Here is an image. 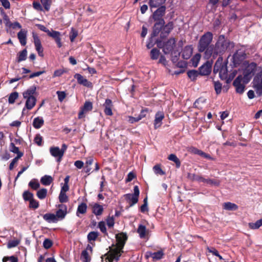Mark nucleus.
<instances>
[{"label":"nucleus","mask_w":262,"mask_h":262,"mask_svg":"<svg viewBox=\"0 0 262 262\" xmlns=\"http://www.w3.org/2000/svg\"><path fill=\"white\" fill-rule=\"evenodd\" d=\"M116 247L110 251V253L107 257L109 262H113L114 260L117 261L119 259L127 237L126 234L120 233L116 234Z\"/></svg>","instance_id":"1"},{"label":"nucleus","mask_w":262,"mask_h":262,"mask_svg":"<svg viewBox=\"0 0 262 262\" xmlns=\"http://www.w3.org/2000/svg\"><path fill=\"white\" fill-rule=\"evenodd\" d=\"M212 38V33L208 32L201 37L199 42V51L201 52L205 51V57L207 59L209 58L213 54V47L209 46Z\"/></svg>","instance_id":"2"},{"label":"nucleus","mask_w":262,"mask_h":262,"mask_svg":"<svg viewBox=\"0 0 262 262\" xmlns=\"http://www.w3.org/2000/svg\"><path fill=\"white\" fill-rule=\"evenodd\" d=\"M35 91L36 87L32 86L23 93V97L25 99H26V101L25 106L22 111L23 114H25L27 110H31L35 105L36 99L33 96Z\"/></svg>","instance_id":"3"},{"label":"nucleus","mask_w":262,"mask_h":262,"mask_svg":"<svg viewBox=\"0 0 262 262\" xmlns=\"http://www.w3.org/2000/svg\"><path fill=\"white\" fill-rule=\"evenodd\" d=\"M231 43L225 39L224 35H220L214 46V55L223 54L227 50Z\"/></svg>","instance_id":"4"},{"label":"nucleus","mask_w":262,"mask_h":262,"mask_svg":"<svg viewBox=\"0 0 262 262\" xmlns=\"http://www.w3.org/2000/svg\"><path fill=\"white\" fill-rule=\"evenodd\" d=\"M157 45L159 48L163 49V52L165 54H168L172 52L176 46V40L174 38H170L163 43L161 41H157Z\"/></svg>","instance_id":"5"},{"label":"nucleus","mask_w":262,"mask_h":262,"mask_svg":"<svg viewBox=\"0 0 262 262\" xmlns=\"http://www.w3.org/2000/svg\"><path fill=\"white\" fill-rule=\"evenodd\" d=\"M139 194V187L138 186H135L134 187V193H127L125 195V199L129 202V207H132L138 202Z\"/></svg>","instance_id":"6"},{"label":"nucleus","mask_w":262,"mask_h":262,"mask_svg":"<svg viewBox=\"0 0 262 262\" xmlns=\"http://www.w3.org/2000/svg\"><path fill=\"white\" fill-rule=\"evenodd\" d=\"M166 7L165 6H161L153 13L152 18L156 23H159L161 24H165V21L162 18L165 14Z\"/></svg>","instance_id":"7"},{"label":"nucleus","mask_w":262,"mask_h":262,"mask_svg":"<svg viewBox=\"0 0 262 262\" xmlns=\"http://www.w3.org/2000/svg\"><path fill=\"white\" fill-rule=\"evenodd\" d=\"M253 87L256 93L260 96L262 94V70L255 76L253 80Z\"/></svg>","instance_id":"8"},{"label":"nucleus","mask_w":262,"mask_h":262,"mask_svg":"<svg viewBox=\"0 0 262 262\" xmlns=\"http://www.w3.org/2000/svg\"><path fill=\"white\" fill-rule=\"evenodd\" d=\"M57 210L56 211L55 215L57 216V220L59 221L63 220L68 213L67 206L63 204H59L57 206Z\"/></svg>","instance_id":"9"},{"label":"nucleus","mask_w":262,"mask_h":262,"mask_svg":"<svg viewBox=\"0 0 262 262\" xmlns=\"http://www.w3.org/2000/svg\"><path fill=\"white\" fill-rule=\"evenodd\" d=\"M243 76L242 75L238 76L234 80L233 85L235 88L236 92L239 94H243L245 91V84L242 83Z\"/></svg>","instance_id":"10"},{"label":"nucleus","mask_w":262,"mask_h":262,"mask_svg":"<svg viewBox=\"0 0 262 262\" xmlns=\"http://www.w3.org/2000/svg\"><path fill=\"white\" fill-rule=\"evenodd\" d=\"M187 178L192 181H197L199 182H203L208 184L212 185L213 181L210 179H207L202 178V177L196 175L193 173H188Z\"/></svg>","instance_id":"11"},{"label":"nucleus","mask_w":262,"mask_h":262,"mask_svg":"<svg viewBox=\"0 0 262 262\" xmlns=\"http://www.w3.org/2000/svg\"><path fill=\"white\" fill-rule=\"evenodd\" d=\"M49 150L51 156L56 159V161L60 162L64 155L60 148L57 146H52Z\"/></svg>","instance_id":"12"},{"label":"nucleus","mask_w":262,"mask_h":262,"mask_svg":"<svg viewBox=\"0 0 262 262\" xmlns=\"http://www.w3.org/2000/svg\"><path fill=\"white\" fill-rule=\"evenodd\" d=\"M93 108V103L91 101H85L78 113V118L81 119L85 117V114L91 111Z\"/></svg>","instance_id":"13"},{"label":"nucleus","mask_w":262,"mask_h":262,"mask_svg":"<svg viewBox=\"0 0 262 262\" xmlns=\"http://www.w3.org/2000/svg\"><path fill=\"white\" fill-rule=\"evenodd\" d=\"M227 62H224V63L219 66L218 68H216L215 71L219 72V76L221 79H226L228 77V70L227 67ZM216 73V71L215 72Z\"/></svg>","instance_id":"14"},{"label":"nucleus","mask_w":262,"mask_h":262,"mask_svg":"<svg viewBox=\"0 0 262 262\" xmlns=\"http://www.w3.org/2000/svg\"><path fill=\"white\" fill-rule=\"evenodd\" d=\"M244 58V53L242 51H237L233 54L232 57L233 66L236 67L237 65H239Z\"/></svg>","instance_id":"15"},{"label":"nucleus","mask_w":262,"mask_h":262,"mask_svg":"<svg viewBox=\"0 0 262 262\" xmlns=\"http://www.w3.org/2000/svg\"><path fill=\"white\" fill-rule=\"evenodd\" d=\"M173 28V24L172 21H170L166 25H164L162 28V31L160 34V37L164 38L167 36L171 31Z\"/></svg>","instance_id":"16"},{"label":"nucleus","mask_w":262,"mask_h":262,"mask_svg":"<svg viewBox=\"0 0 262 262\" xmlns=\"http://www.w3.org/2000/svg\"><path fill=\"white\" fill-rule=\"evenodd\" d=\"M199 73L201 75H208L211 71V64L208 62L201 66L199 69Z\"/></svg>","instance_id":"17"},{"label":"nucleus","mask_w":262,"mask_h":262,"mask_svg":"<svg viewBox=\"0 0 262 262\" xmlns=\"http://www.w3.org/2000/svg\"><path fill=\"white\" fill-rule=\"evenodd\" d=\"M33 39L35 49L40 56H43V48L41 46V41L36 35H33Z\"/></svg>","instance_id":"18"},{"label":"nucleus","mask_w":262,"mask_h":262,"mask_svg":"<svg viewBox=\"0 0 262 262\" xmlns=\"http://www.w3.org/2000/svg\"><path fill=\"white\" fill-rule=\"evenodd\" d=\"M164 118V114L163 112L159 111L155 115L154 120V126L155 129L160 126L162 124V121Z\"/></svg>","instance_id":"19"},{"label":"nucleus","mask_w":262,"mask_h":262,"mask_svg":"<svg viewBox=\"0 0 262 262\" xmlns=\"http://www.w3.org/2000/svg\"><path fill=\"white\" fill-rule=\"evenodd\" d=\"M103 106L104 107V112L105 115L108 116H112L113 115L112 110L113 103L112 100L110 99H106Z\"/></svg>","instance_id":"20"},{"label":"nucleus","mask_w":262,"mask_h":262,"mask_svg":"<svg viewBox=\"0 0 262 262\" xmlns=\"http://www.w3.org/2000/svg\"><path fill=\"white\" fill-rule=\"evenodd\" d=\"M74 77L77 79L78 83L84 86L90 87L92 84L91 82H89L86 78H84V77L80 74H76L74 76Z\"/></svg>","instance_id":"21"},{"label":"nucleus","mask_w":262,"mask_h":262,"mask_svg":"<svg viewBox=\"0 0 262 262\" xmlns=\"http://www.w3.org/2000/svg\"><path fill=\"white\" fill-rule=\"evenodd\" d=\"M57 216L54 213H48L43 215L42 217L48 223H56L58 222Z\"/></svg>","instance_id":"22"},{"label":"nucleus","mask_w":262,"mask_h":262,"mask_svg":"<svg viewBox=\"0 0 262 262\" xmlns=\"http://www.w3.org/2000/svg\"><path fill=\"white\" fill-rule=\"evenodd\" d=\"M27 32L26 30L21 29L17 34L18 39L23 46H25L27 43Z\"/></svg>","instance_id":"23"},{"label":"nucleus","mask_w":262,"mask_h":262,"mask_svg":"<svg viewBox=\"0 0 262 262\" xmlns=\"http://www.w3.org/2000/svg\"><path fill=\"white\" fill-rule=\"evenodd\" d=\"M192 53V48L191 46L185 47L182 52V56L184 59H188L191 56Z\"/></svg>","instance_id":"24"},{"label":"nucleus","mask_w":262,"mask_h":262,"mask_svg":"<svg viewBox=\"0 0 262 262\" xmlns=\"http://www.w3.org/2000/svg\"><path fill=\"white\" fill-rule=\"evenodd\" d=\"M61 33L60 32L54 31L52 34L50 35L51 37L54 39L57 45L58 48H61L62 46L61 40Z\"/></svg>","instance_id":"25"},{"label":"nucleus","mask_w":262,"mask_h":262,"mask_svg":"<svg viewBox=\"0 0 262 262\" xmlns=\"http://www.w3.org/2000/svg\"><path fill=\"white\" fill-rule=\"evenodd\" d=\"M93 213L96 216L101 215L103 211V207L98 203H94L92 206Z\"/></svg>","instance_id":"26"},{"label":"nucleus","mask_w":262,"mask_h":262,"mask_svg":"<svg viewBox=\"0 0 262 262\" xmlns=\"http://www.w3.org/2000/svg\"><path fill=\"white\" fill-rule=\"evenodd\" d=\"M164 24H161L159 23H156L155 24L153 30L151 34V37H154L159 34L160 31H162V28L164 26Z\"/></svg>","instance_id":"27"},{"label":"nucleus","mask_w":262,"mask_h":262,"mask_svg":"<svg viewBox=\"0 0 262 262\" xmlns=\"http://www.w3.org/2000/svg\"><path fill=\"white\" fill-rule=\"evenodd\" d=\"M87 205L85 203H80L77 207L76 211V215L79 216V214H84L86 213L87 210Z\"/></svg>","instance_id":"28"},{"label":"nucleus","mask_w":262,"mask_h":262,"mask_svg":"<svg viewBox=\"0 0 262 262\" xmlns=\"http://www.w3.org/2000/svg\"><path fill=\"white\" fill-rule=\"evenodd\" d=\"M137 232L139 234L140 237L141 238H143L146 236L147 230L144 225L140 224L137 229Z\"/></svg>","instance_id":"29"},{"label":"nucleus","mask_w":262,"mask_h":262,"mask_svg":"<svg viewBox=\"0 0 262 262\" xmlns=\"http://www.w3.org/2000/svg\"><path fill=\"white\" fill-rule=\"evenodd\" d=\"M223 208L227 210L235 211L238 209V206L234 203L226 202L223 204Z\"/></svg>","instance_id":"30"},{"label":"nucleus","mask_w":262,"mask_h":262,"mask_svg":"<svg viewBox=\"0 0 262 262\" xmlns=\"http://www.w3.org/2000/svg\"><path fill=\"white\" fill-rule=\"evenodd\" d=\"M44 120L42 117L35 118L33 122V125L36 129H39L43 124Z\"/></svg>","instance_id":"31"},{"label":"nucleus","mask_w":262,"mask_h":262,"mask_svg":"<svg viewBox=\"0 0 262 262\" xmlns=\"http://www.w3.org/2000/svg\"><path fill=\"white\" fill-rule=\"evenodd\" d=\"M53 181V178L51 176L48 175H45L41 177L40 179V182L42 184L45 186H49Z\"/></svg>","instance_id":"32"},{"label":"nucleus","mask_w":262,"mask_h":262,"mask_svg":"<svg viewBox=\"0 0 262 262\" xmlns=\"http://www.w3.org/2000/svg\"><path fill=\"white\" fill-rule=\"evenodd\" d=\"M166 0H149V5L151 8H156L163 5Z\"/></svg>","instance_id":"33"},{"label":"nucleus","mask_w":262,"mask_h":262,"mask_svg":"<svg viewBox=\"0 0 262 262\" xmlns=\"http://www.w3.org/2000/svg\"><path fill=\"white\" fill-rule=\"evenodd\" d=\"M27 51L26 49L19 52L17 54V62H20L25 60L27 59Z\"/></svg>","instance_id":"34"},{"label":"nucleus","mask_w":262,"mask_h":262,"mask_svg":"<svg viewBox=\"0 0 262 262\" xmlns=\"http://www.w3.org/2000/svg\"><path fill=\"white\" fill-rule=\"evenodd\" d=\"M252 71H249V70H246L244 72V77H243V81L244 84H247L249 82L252 77Z\"/></svg>","instance_id":"35"},{"label":"nucleus","mask_w":262,"mask_h":262,"mask_svg":"<svg viewBox=\"0 0 262 262\" xmlns=\"http://www.w3.org/2000/svg\"><path fill=\"white\" fill-rule=\"evenodd\" d=\"M80 259L82 262H91V258L87 250H83L80 256Z\"/></svg>","instance_id":"36"},{"label":"nucleus","mask_w":262,"mask_h":262,"mask_svg":"<svg viewBox=\"0 0 262 262\" xmlns=\"http://www.w3.org/2000/svg\"><path fill=\"white\" fill-rule=\"evenodd\" d=\"M164 255V253L162 250L158 251V252L151 253L150 252V257H151L154 260H158L162 258Z\"/></svg>","instance_id":"37"},{"label":"nucleus","mask_w":262,"mask_h":262,"mask_svg":"<svg viewBox=\"0 0 262 262\" xmlns=\"http://www.w3.org/2000/svg\"><path fill=\"white\" fill-rule=\"evenodd\" d=\"M249 227L251 229H257L262 226V218L257 220L255 223H250L248 224Z\"/></svg>","instance_id":"38"},{"label":"nucleus","mask_w":262,"mask_h":262,"mask_svg":"<svg viewBox=\"0 0 262 262\" xmlns=\"http://www.w3.org/2000/svg\"><path fill=\"white\" fill-rule=\"evenodd\" d=\"M169 160L174 162L176 164V167L179 168L181 166V162L178 158L174 154H170L168 158Z\"/></svg>","instance_id":"39"},{"label":"nucleus","mask_w":262,"mask_h":262,"mask_svg":"<svg viewBox=\"0 0 262 262\" xmlns=\"http://www.w3.org/2000/svg\"><path fill=\"white\" fill-rule=\"evenodd\" d=\"M47 194V189L46 188H41L37 191L36 195L38 199L42 200L45 199Z\"/></svg>","instance_id":"40"},{"label":"nucleus","mask_w":262,"mask_h":262,"mask_svg":"<svg viewBox=\"0 0 262 262\" xmlns=\"http://www.w3.org/2000/svg\"><path fill=\"white\" fill-rule=\"evenodd\" d=\"M200 73L196 70H190L187 72V75L189 78L192 80L196 79Z\"/></svg>","instance_id":"41"},{"label":"nucleus","mask_w":262,"mask_h":262,"mask_svg":"<svg viewBox=\"0 0 262 262\" xmlns=\"http://www.w3.org/2000/svg\"><path fill=\"white\" fill-rule=\"evenodd\" d=\"M201 59V55L200 54H196L191 59L192 66L194 67H196Z\"/></svg>","instance_id":"42"},{"label":"nucleus","mask_w":262,"mask_h":262,"mask_svg":"<svg viewBox=\"0 0 262 262\" xmlns=\"http://www.w3.org/2000/svg\"><path fill=\"white\" fill-rule=\"evenodd\" d=\"M214 256L216 260H219L220 262L225 261V259L223 256V253H220L217 250L214 249Z\"/></svg>","instance_id":"43"},{"label":"nucleus","mask_w":262,"mask_h":262,"mask_svg":"<svg viewBox=\"0 0 262 262\" xmlns=\"http://www.w3.org/2000/svg\"><path fill=\"white\" fill-rule=\"evenodd\" d=\"M29 186L34 190H36L40 187V184L36 179H33L29 183Z\"/></svg>","instance_id":"44"},{"label":"nucleus","mask_w":262,"mask_h":262,"mask_svg":"<svg viewBox=\"0 0 262 262\" xmlns=\"http://www.w3.org/2000/svg\"><path fill=\"white\" fill-rule=\"evenodd\" d=\"M18 97V93L16 92H13L10 94L8 98V102L10 104L14 103L15 100Z\"/></svg>","instance_id":"45"},{"label":"nucleus","mask_w":262,"mask_h":262,"mask_svg":"<svg viewBox=\"0 0 262 262\" xmlns=\"http://www.w3.org/2000/svg\"><path fill=\"white\" fill-rule=\"evenodd\" d=\"M40 2L45 9L47 11H49L52 4V0H40Z\"/></svg>","instance_id":"46"},{"label":"nucleus","mask_w":262,"mask_h":262,"mask_svg":"<svg viewBox=\"0 0 262 262\" xmlns=\"http://www.w3.org/2000/svg\"><path fill=\"white\" fill-rule=\"evenodd\" d=\"M159 51L156 48H154L150 51V57L153 60H156L159 58Z\"/></svg>","instance_id":"47"},{"label":"nucleus","mask_w":262,"mask_h":262,"mask_svg":"<svg viewBox=\"0 0 262 262\" xmlns=\"http://www.w3.org/2000/svg\"><path fill=\"white\" fill-rule=\"evenodd\" d=\"M98 227L101 232L105 235H107L105 223L104 221H100L98 223Z\"/></svg>","instance_id":"48"},{"label":"nucleus","mask_w":262,"mask_h":262,"mask_svg":"<svg viewBox=\"0 0 262 262\" xmlns=\"http://www.w3.org/2000/svg\"><path fill=\"white\" fill-rule=\"evenodd\" d=\"M9 150L11 152L16 154L17 155H18L19 154H23L19 151L18 147L15 146L13 142H11L9 145Z\"/></svg>","instance_id":"49"},{"label":"nucleus","mask_w":262,"mask_h":262,"mask_svg":"<svg viewBox=\"0 0 262 262\" xmlns=\"http://www.w3.org/2000/svg\"><path fill=\"white\" fill-rule=\"evenodd\" d=\"M206 100L203 98H199L197 100H195L193 104V106L194 107L198 108H202V106L201 104H203L205 102Z\"/></svg>","instance_id":"50"},{"label":"nucleus","mask_w":262,"mask_h":262,"mask_svg":"<svg viewBox=\"0 0 262 262\" xmlns=\"http://www.w3.org/2000/svg\"><path fill=\"white\" fill-rule=\"evenodd\" d=\"M23 199L25 201H29L33 199V194L32 193L28 191H25L24 192L23 194Z\"/></svg>","instance_id":"51"},{"label":"nucleus","mask_w":262,"mask_h":262,"mask_svg":"<svg viewBox=\"0 0 262 262\" xmlns=\"http://www.w3.org/2000/svg\"><path fill=\"white\" fill-rule=\"evenodd\" d=\"M98 236V232L96 231L90 232L88 235L89 241H95Z\"/></svg>","instance_id":"52"},{"label":"nucleus","mask_w":262,"mask_h":262,"mask_svg":"<svg viewBox=\"0 0 262 262\" xmlns=\"http://www.w3.org/2000/svg\"><path fill=\"white\" fill-rule=\"evenodd\" d=\"M38 28L41 31L46 32L47 34L50 36V35L52 34V33L54 31V30L51 29V30H49L48 28H47L45 26L40 24L37 25Z\"/></svg>","instance_id":"53"},{"label":"nucleus","mask_w":262,"mask_h":262,"mask_svg":"<svg viewBox=\"0 0 262 262\" xmlns=\"http://www.w3.org/2000/svg\"><path fill=\"white\" fill-rule=\"evenodd\" d=\"M59 200L60 203L62 204L63 203H66L68 201V197L66 193L60 192L59 195Z\"/></svg>","instance_id":"54"},{"label":"nucleus","mask_w":262,"mask_h":262,"mask_svg":"<svg viewBox=\"0 0 262 262\" xmlns=\"http://www.w3.org/2000/svg\"><path fill=\"white\" fill-rule=\"evenodd\" d=\"M23 156V154H19L17 155L11 161L9 165L10 170H12L13 168L14 165L17 162L18 160Z\"/></svg>","instance_id":"55"},{"label":"nucleus","mask_w":262,"mask_h":262,"mask_svg":"<svg viewBox=\"0 0 262 262\" xmlns=\"http://www.w3.org/2000/svg\"><path fill=\"white\" fill-rule=\"evenodd\" d=\"M153 170L156 174L164 175L165 172L161 168L160 165H156L154 166Z\"/></svg>","instance_id":"56"},{"label":"nucleus","mask_w":262,"mask_h":262,"mask_svg":"<svg viewBox=\"0 0 262 262\" xmlns=\"http://www.w3.org/2000/svg\"><path fill=\"white\" fill-rule=\"evenodd\" d=\"M19 243V241L17 239L12 240L8 242L7 247L9 249L16 247Z\"/></svg>","instance_id":"57"},{"label":"nucleus","mask_w":262,"mask_h":262,"mask_svg":"<svg viewBox=\"0 0 262 262\" xmlns=\"http://www.w3.org/2000/svg\"><path fill=\"white\" fill-rule=\"evenodd\" d=\"M8 260H10V262H17L18 258L17 257L15 256H5L3 258V262H7Z\"/></svg>","instance_id":"58"},{"label":"nucleus","mask_w":262,"mask_h":262,"mask_svg":"<svg viewBox=\"0 0 262 262\" xmlns=\"http://www.w3.org/2000/svg\"><path fill=\"white\" fill-rule=\"evenodd\" d=\"M3 18H4V20L5 25L7 27L10 28L12 25V23L11 22L9 17L7 15V14L3 12Z\"/></svg>","instance_id":"59"},{"label":"nucleus","mask_w":262,"mask_h":262,"mask_svg":"<svg viewBox=\"0 0 262 262\" xmlns=\"http://www.w3.org/2000/svg\"><path fill=\"white\" fill-rule=\"evenodd\" d=\"M192 151L195 154H197L198 155L202 156L205 158H210L209 156H208L207 154H206L205 152H203L202 150H199L197 148H193L192 149Z\"/></svg>","instance_id":"60"},{"label":"nucleus","mask_w":262,"mask_h":262,"mask_svg":"<svg viewBox=\"0 0 262 262\" xmlns=\"http://www.w3.org/2000/svg\"><path fill=\"white\" fill-rule=\"evenodd\" d=\"M237 74V71L236 70H234L229 75H228V77L226 80L227 83H230L232 79L234 78Z\"/></svg>","instance_id":"61"},{"label":"nucleus","mask_w":262,"mask_h":262,"mask_svg":"<svg viewBox=\"0 0 262 262\" xmlns=\"http://www.w3.org/2000/svg\"><path fill=\"white\" fill-rule=\"evenodd\" d=\"M52 244H53L52 241L48 238H46L43 242V246L46 249L51 248V246H52Z\"/></svg>","instance_id":"62"},{"label":"nucleus","mask_w":262,"mask_h":262,"mask_svg":"<svg viewBox=\"0 0 262 262\" xmlns=\"http://www.w3.org/2000/svg\"><path fill=\"white\" fill-rule=\"evenodd\" d=\"M29 206L30 208H32L33 209H36L39 206V203L36 200H34V199L30 200Z\"/></svg>","instance_id":"63"},{"label":"nucleus","mask_w":262,"mask_h":262,"mask_svg":"<svg viewBox=\"0 0 262 262\" xmlns=\"http://www.w3.org/2000/svg\"><path fill=\"white\" fill-rule=\"evenodd\" d=\"M106 224L108 227H113L115 224L114 217L108 216L106 219Z\"/></svg>","instance_id":"64"}]
</instances>
